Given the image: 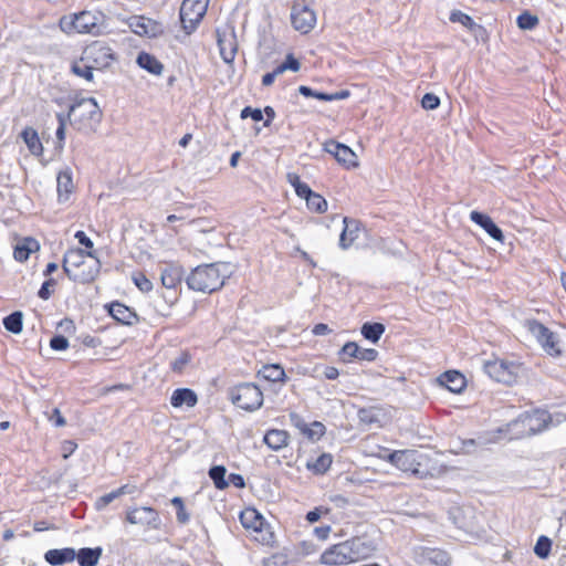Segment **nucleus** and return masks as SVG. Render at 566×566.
Segmentation results:
<instances>
[{
    "instance_id": "54",
    "label": "nucleus",
    "mask_w": 566,
    "mask_h": 566,
    "mask_svg": "<svg viewBox=\"0 0 566 566\" xmlns=\"http://www.w3.org/2000/svg\"><path fill=\"white\" fill-rule=\"evenodd\" d=\"M150 23V20H146L142 17L136 18V23H132V27H135V32L138 34H148V28L147 24Z\"/></svg>"
},
{
    "instance_id": "59",
    "label": "nucleus",
    "mask_w": 566,
    "mask_h": 566,
    "mask_svg": "<svg viewBox=\"0 0 566 566\" xmlns=\"http://www.w3.org/2000/svg\"><path fill=\"white\" fill-rule=\"evenodd\" d=\"M50 420L53 421L55 427H63L66 423L65 418L62 416L61 411L57 408L53 410Z\"/></svg>"
},
{
    "instance_id": "49",
    "label": "nucleus",
    "mask_w": 566,
    "mask_h": 566,
    "mask_svg": "<svg viewBox=\"0 0 566 566\" xmlns=\"http://www.w3.org/2000/svg\"><path fill=\"white\" fill-rule=\"evenodd\" d=\"M50 347L53 350H65L69 347V340L63 335H54L50 340Z\"/></svg>"
},
{
    "instance_id": "31",
    "label": "nucleus",
    "mask_w": 566,
    "mask_h": 566,
    "mask_svg": "<svg viewBox=\"0 0 566 566\" xmlns=\"http://www.w3.org/2000/svg\"><path fill=\"white\" fill-rule=\"evenodd\" d=\"M258 375L271 382L283 381L285 378V371L279 364L264 365Z\"/></svg>"
},
{
    "instance_id": "9",
    "label": "nucleus",
    "mask_w": 566,
    "mask_h": 566,
    "mask_svg": "<svg viewBox=\"0 0 566 566\" xmlns=\"http://www.w3.org/2000/svg\"><path fill=\"white\" fill-rule=\"evenodd\" d=\"M410 558L417 566H448L451 560L446 551L421 545L411 548Z\"/></svg>"
},
{
    "instance_id": "35",
    "label": "nucleus",
    "mask_w": 566,
    "mask_h": 566,
    "mask_svg": "<svg viewBox=\"0 0 566 566\" xmlns=\"http://www.w3.org/2000/svg\"><path fill=\"white\" fill-rule=\"evenodd\" d=\"M4 328L12 334H20L23 328V314L15 311L3 318Z\"/></svg>"
},
{
    "instance_id": "42",
    "label": "nucleus",
    "mask_w": 566,
    "mask_h": 566,
    "mask_svg": "<svg viewBox=\"0 0 566 566\" xmlns=\"http://www.w3.org/2000/svg\"><path fill=\"white\" fill-rule=\"evenodd\" d=\"M358 347L355 342H347L339 352L340 359L347 363L352 358H357Z\"/></svg>"
},
{
    "instance_id": "7",
    "label": "nucleus",
    "mask_w": 566,
    "mask_h": 566,
    "mask_svg": "<svg viewBox=\"0 0 566 566\" xmlns=\"http://www.w3.org/2000/svg\"><path fill=\"white\" fill-rule=\"evenodd\" d=\"M85 256L94 258L93 252H85L82 249H70L66 251L63 258L62 268L67 277L74 282H90L94 279L98 272V264L95 265L94 271H90L87 274L80 275L74 273L71 268H80L84 264Z\"/></svg>"
},
{
    "instance_id": "23",
    "label": "nucleus",
    "mask_w": 566,
    "mask_h": 566,
    "mask_svg": "<svg viewBox=\"0 0 566 566\" xmlns=\"http://www.w3.org/2000/svg\"><path fill=\"white\" fill-rule=\"evenodd\" d=\"M108 312L114 319L125 325H132L137 321L136 313L119 302L112 303L108 307Z\"/></svg>"
},
{
    "instance_id": "50",
    "label": "nucleus",
    "mask_w": 566,
    "mask_h": 566,
    "mask_svg": "<svg viewBox=\"0 0 566 566\" xmlns=\"http://www.w3.org/2000/svg\"><path fill=\"white\" fill-rule=\"evenodd\" d=\"M56 285V281L54 279H49L43 282L42 286L40 287L38 295L42 300H49L52 294V287Z\"/></svg>"
},
{
    "instance_id": "37",
    "label": "nucleus",
    "mask_w": 566,
    "mask_h": 566,
    "mask_svg": "<svg viewBox=\"0 0 566 566\" xmlns=\"http://www.w3.org/2000/svg\"><path fill=\"white\" fill-rule=\"evenodd\" d=\"M305 200L307 208L314 212L323 213L327 210V201L317 192L313 191Z\"/></svg>"
},
{
    "instance_id": "51",
    "label": "nucleus",
    "mask_w": 566,
    "mask_h": 566,
    "mask_svg": "<svg viewBox=\"0 0 566 566\" xmlns=\"http://www.w3.org/2000/svg\"><path fill=\"white\" fill-rule=\"evenodd\" d=\"M289 417H290L291 423L295 428H297L301 431V433L304 436L307 430L308 423H306L305 420L296 412H291Z\"/></svg>"
},
{
    "instance_id": "60",
    "label": "nucleus",
    "mask_w": 566,
    "mask_h": 566,
    "mask_svg": "<svg viewBox=\"0 0 566 566\" xmlns=\"http://www.w3.org/2000/svg\"><path fill=\"white\" fill-rule=\"evenodd\" d=\"M229 483L233 484L235 488L242 489L245 485L244 479L241 474L231 473L229 475Z\"/></svg>"
},
{
    "instance_id": "6",
    "label": "nucleus",
    "mask_w": 566,
    "mask_h": 566,
    "mask_svg": "<svg viewBox=\"0 0 566 566\" xmlns=\"http://www.w3.org/2000/svg\"><path fill=\"white\" fill-rule=\"evenodd\" d=\"M234 406L245 411L258 410L263 403V392L253 382H242L229 389Z\"/></svg>"
},
{
    "instance_id": "16",
    "label": "nucleus",
    "mask_w": 566,
    "mask_h": 566,
    "mask_svg": "<svg viewBox=\"0 0 566 566\" xmlns=\"http://www.w3.org/2000/svg\"><path fill=\"white\" fill-rule=\"evenodd\" d=\"M416 452L412 450H397L387 455V460L402 471L418 472L415 468Z\"/></svg>"
},
{
    "instance_id": "19",
    "label": "nucleus",
    "mask_w": 566,
    "mask_h": 566,
    "mask_svg": "<svg viewBox=\"0 0 566 566\" xmlns=\"http://www.w3.org/2000/svg\"><path fill=\"white\" fill-rule=\"evenodd\" d=\"M76 111H82V116H87V118L92 120H97L101 115L98 104L94 97L82 98L71 105L69 116L74 114Z\"/></svg>"
},
{
    "instance_id": "5",
    "label": "nucleus",
    "mask_w": 566,
    "mask_h": 566,
    "mask_svg": "<svg viewBox=\"0 0 566 566\" xmlns=\"http://www.w3.org/2000/svg\"><path fill=\"white\" fill-rule=\"evenodd\" d=\"M103 20L104 17L99 12L82 11L74 14L70 21L63 18L61 20V27L66 32L75 31L77 33L98 35L104 29Z\"/></svg>"
},
{
    "instance_id": "10",
    "label": "nucleus",
    "mask_w": 566,
    "mask_h": 566,
    "mask_svg": "<svg viewBox=\"0 0 566 566\" xmlns=\"http://www.w3.org/2000/svg\"><path fill=\"white\" fill-rule=\"evenodd\" d=\"M291 22L295 30L306 34L316 24V14L305 0H296L291 10Z\"/></svg>"
},
{
    "instance_id": "62",
    "label": "nucleus",
    "mask_w": 566,
    "mask_h": 566,
    "mask_svg": "<svg viewBox=\"0 0 566 566\" xmlns=\"http://www.w3.org/2000/svg\"><path fill=\"white\" fill-rule=\"evenodd\" d=\"M190 520V515L185 509V504L177 509V521L180 524H187Z\"/></svg>"
},
{
    "instance_id": "2",
    "label": "nucleus",
    "mask_w": 566,
    "mask_h": 566,
    "mask_svg": "<svg viewBox=\"0 0 566 566\" xmlns=\"http://www.w3.org/2000/svg\"><path fill=\"white\" fill-rule=\"evenodd\" d=\"M375 551L376 546L371 541L363 537H353L325 549L319 557V563L327 566L346 565L366 559Z\"/></svg>"
},
{
    "instance_id": "41",
    "label": "nucleus",
    "mask_w": 566,
    "mask_h": 566,
    "mask_svg": "<svg viewBox=\"0 0 566 566\" xmlns=\"http://www.w3.org/2000/svg\"><path fill=\"white\" fill-rule=\"evenodd\" d=\"M449 19L451 22H459L470 30H472L476 25L475 22L473 21V19L469 14H467L460 10H453L450 13Z\"/></svg>"
},
{
    "instance_id": "47",
    "label": "nucleus",
    "mask_w": 566,
    "mask_h": 566,
    "mask_svg": "<svg viewBox=\"0 0 566 566\" xmlns=\"http://www.w3.org/2000/svg\"><path fill=\"white\" fill-rule=\"evenodd\" d=\"M440 105V98L433 93H426L421 99V106L424 109H436Z\"/></svg>"
},
{
    "instance_id": "55",
    "label": "nucleus",
    "mask_w": 566,
    "mask_h": 566,
    "mask_svg": "<svg viewBox=\"0 0 566 566\" xmlns=\"http://www.w3.org/2000/svg\"><path fill=\"white\" fill-rule=\"evenodd\" d=\"M294 190L298 197L304 199H306L311 193H313L308 185L303 181H297V185H294Z\"/></svg>"
},
{
    "instance_id": "40",
    "label": "nucleus",
    "mask_w": 566,
    "mask_h": 566,
    "mask_svg": "<svg viewBox=\"0 0 566 566\" xmlns=\"http://www.w3.org/2000/svg\"><path fill=\"white\" fill-rule=\"evenodd\" d=\"M516 23L522 30H532L538 24V18L530 12H523L517 17Z\"/></svg>"
},
{
    "instance_id": "58",
    "label": "nucleus",
    "mask_w": 566,
    "mask_h": 566,
    "mask_svg": "<svg viewBox=\"0 0 566 566\" xmlns=\"http://www.w3.org/2000/svg\"><path fill=\"white\" fill-rule=\"evenodd\" d=\"M281 74V72H279V69L277 66L270 73H266L263 75L262 77V84L264 86H270L273 84V82L275 81L276 76H279Z\"/></svg>"
},
{
    "instance_id": "56",
    "label": "nucleus",
    "mask_w": 566,
    "mask_h": 566,
    "mask_svg": "<svg viewBox=\"0 0 566 566\" xmlns=\"http://www.w3.org/2000/svg\"><path fill=\"white\" fill-rule=\"evenodd\" d=\"M350 95L349 91L343 90L336 93L328 94L326 93V96H321L322 101L324 102H332V101H339L345 99Z\"/></svg>"
},
{
    "instance_id": "30",
    "label": "nucleus",
    "mask_w": 566,
    "mask_h": 566,
    "mask_svg": "<svg viewBox=\"0 0 566 566\" xmlns=\"http://www.w3.org/2000/svg\"><path fill=\"white\" fill-rule=\"evenodd\" d=\"M56 182L59 200L61 202L66 201L74 188L72 174L69 170L60 171L57 175Z\"/></svg>"
},
{
    "instance_id": "1",
    "label": "nucleus",
    "mask_w": 566,
    "mask_h": 566,
    "mask_svg": "<svg viewBox=\"0 0 566 566\" xmlns=\"http://www.w3.org/2000/svg\"><path fill=\"white\" fill-rule=\"evenodd\" d=\"M115 60L113 50L105 42L94 41L85 46L80 59L71 64V72L87 82H93V72L108 69Z\"/></svg>"
},
{
    "instance_id": "64",
    "label": "nucleus",
    "mask_w": 566,
    "mask_h": 566,
    "mask_svg": "<svg viewBox=\"0 0 566 566\" xmlns=\"http://www.w3.org/2000/svg\"><path fill=\"white\" fill-rule=\"evenodd\" d=\"M331 332L332 329L324 323L316 324L313 328V334L316 336L327 335Z\"/></svg>"
},
{
    "instance_id": "8",
    "label": "nucleus",
    "mask_w": 566,
    "mask_h": 566,
    "mask_svg": "<svg viewBox=\"0 0 566 566\" xmlns=\"http://www.w3.org/2000/svg\"><path fill=\"white\" fill-rule=\"evenodd\" d=\"M209 0H184L180 7V21L187 34L192 33L208 8Z\"/></svg>"
},
{
    "instance_id": "4",
    "label": "nucleus",
    "mask_w": 566,
    "mask_h": 566,
    "mask_svg": "<svg viewBox=\"0 0 566 566\" xmlns=\"http://www.w3.org/2000/svg\"><path fill=\"white\" fill-rule=\"evenodd\" d=\"M555 424L554 418L549 412L536 409L520 415L518 418L509 426L510 430L513 431L517 438H524L542 432Z\"/></svg>"
},
{
    "instance_id": "33",
    "label": "nucleus",
    "mask_w": 566,
    "mask_h": 566,
    "mask_svg": "<svg viewBox=\"0 0 566 566\" xmlns=\"http://www.w3.org/2000/svg\"><path fill=\"white\" fill-rule=\"evenodd\" d=\"M240 521L245 528H252L254 531L261 530L263 524L262 516L253 509L243 511L240 515Z\"/></svg>"
},
{
    "instance_id": "22",
    "label": "nucleus",
    "mask_w": 566,
    "mask_h": 566,
    "mask_svg": "<svg viewBox=\"0 0 566 566\" xmlns=\"http://www.w3.org/2000/svg\"><path fill=\"white\" fill-rule=\"evenodd\" d=\"M197 394L190 388H178L174 390L170 397V403L175 408H180L182 406L192 408L197 405Z\"/></svg>"
},
{
    "instance_id": "18",
    "label": "nucleus",
    "mask_w": 566,
    "mask_h": 566,
    "mask_svg": "<svg viewBox=\"0 0 566 566\" xmlns=\"http://www.w3.org/2000/svg\"><path fill=\"white\" fill-rule=\"evenodd\" d=\"M344 229L339 237V247L343 250H347L358 238L360 231V222L356 219L344 217L343 219Z\"/></svg>"
},
{
    "instance_id": "38",
    "label": "nucleus",
    "mask_w": 566,
    "mask_h": 566,
    "mask_svg": "<svg viewBox=\"0 0 566 566\" xmlns=\"http://www.w3.org/2000/svg\"><path fill=\"white\" fill-rule=\"evenodd\" d=\"M191 359H192L191 355L187 350H184L178 355V357H176L174 360H171L170 369L175 374L180 375L185 371L186 367L190 364Z\"/></svg>"
},
{
    "instance_id": "14",
    "label": "nucleus",
    "mask_w": 566,
    "mask_h": 566,
    "mask_svg": "<svg viewBox=\"0 0 566 566\" xmlns=\"http://www.w3.org/2000/svg\"><path fill=\"white\" fill-rule=\"evenodd\" d=\"M325 150L333 155L335 159L346 168L358 166L357 155L345 144L329 140L325 144Z\"/></svg>"
},
{
    "instance_id": "28",
    "label": "nucleus",
    "mask_w": 566,
    "mask_h": 566,
    "mask_svg": "<svg viewBox=\"0 0 566 566\" xmlns=\"http://www.w3.org/2000/svg\"><path fill=\"white\" fill-rule=\"evenodd\" d=\"M137 64L154 75H160L164 71L163 63L147 52H140L136 60Z\"/></svg>"
},
{
    "instance_id": "52",
    "label": "nucleus",
    "mask_w": 566,
    "mask_h": 566,
    "mask_svg": "<svg viewBox=\"0 0 566 566\" xmlns=\"http://www.w3.org/2000/svg\"><path fill=\"white\" fill-rule=\"evenodd\" d=\"M378 352L374 348L358 347L357 359L373 361L377 358Z\"/></svg>"
},
{
    "instance_id": "3",
    "label": "nucleus",
    "mask_w": 566,
    "mask_h": 566,
    "mask_svg": "<svg viewBox=\"0 0 566 566\" xmlns=\"http://www.w3.org/2000/svg\"><path fill=\"white\" fill-rule=\"evenodd\" d=\"M231 274L230 264L224 262L202 264L187 276L189 289L202 293H212L221 289Z\"/></svg>"
},
{
    "instance_id": "21",
    "label": "nucleus",
    "mask_w": 566,
    "mask_h": 566,
    "mask_svg": "<svg viewBox=\"0 0 566 566\" xmlns=\"http://www.w3.org/2000/svg\"><path fill=\"white\" fill-rule=\"evenodd\" d=\"M76 557V551L72 547L54 548L44 554V559L52 566H60L71 563Z\"/></svg>"
},
{
    "instance_id": "12",
    "label": "nucleus",
    "mask_w": 566,
    "mask_h": 566,
    "mask_svg": "<svg viewBox=\"0 0 566 566\" xmlns=\"http://www.w3.org/2000/svg\"><path fill=\"white\" fill-rule=\"evenodd\" d=\"M517 365L502 359L484 363V371L497 382L512 385L516 381Z\"/></svg>"
},
{
    "instance_id": "32",
    "label": "nucleus",
    "mask_w": 566,
    "mask_h": 566,
    "mask_svg": "<svg viewBox=\"0 0 566 566\" xmlns=\"http://www.w3.org/2000/svg\"><path fill=\"white\" fill-rule=\"evenodd\" d=\"M333 457L331 453H322L314 460H308L306 468L315 474H324L332 465Z\"/></svg>"
},
{
    "instance_id": "44",
    "label": "nucleus",
    "mask_w": 566,
    "mask_h": 566,
    "mask_svg": "<svg viewBox=\"0 0 566 566\" xmlns=\"http://www.w3.org/2000/svg\"><path fill=\"white\" fill-rule=\"evenodd\" d=\"M133 281L135 285L144 293H147L153 290V283L144 273H135L133 275Z\"/></svg>"
},
{
    "instance_id": "24",
    "label": "nucleus",
    "mask_w": 566,
    "mask_h": 566,
    "mask_svg": "<svg viewBox=\"0 0 566 566\" xmlns=\"http://www.w3.org/2000/svg\"><path fill=\"white\" fill-rule=\"evenodd\" d=\"M184 271L180 266L169 264L163 269L160 280L165 287L175 289L182 280Z\"/></svg>"
},
{
    "instance_id": "17",
    "label": "nucleus",
    "mask_w": 566,
    "mask_h": 566,
    "mask_svg": "<svg viewBox=\"0 0 566 566\" xmlns=\"http://www.w3.org/2000/svg\"><path fill=\"white\" fill-rule=\"evenodd\" d=\"M470 219L484 229V231L494 240L502 242L504 235L502 230L494 223V221L485 213L479 211H472Z\"/></svg>"
},
{
    "instance_id": "26",
    "label": "nucleus",
    "mask_w": 566,
    "mask_h": 566,
    "mask_svg": "<svg viewBox=\"0 0 566 566\" xmlns=\"http://www.w3.org/2000/svg\"><path fill=\"white\" fill-rule=\"evenodd\" d=\"M39 242L33 238H24L14 247L13 256L17 261L24 262L33 251L39 250Z\"/></svg>"
},
{
    "instance_id": "43",
    "label": "nucleus",
    "mask_w": 566,
    "mask_h": 566,
    "mask_svg": "<svg viewBox=\"0 0 566 566\" xmlns=\"http://www.w3.org/2000/svg\"><path fill=\"white\" fill-rule=\"evenodd\" d=\"M325 433V426L322 422L313 421L308 424L305 437L310 440H318Z\"/></svg>"
},
{
    "instance_id": "63",
    "label": "nucleus",
    "mask_w": 566,
    "mask_h": 566,
    "mask_svg": "<svg viewBox=\"0 0 566 566\" xmlns=\"http://www.w3.org/2000/svg\"><path fill=\"white\" fill-rule=\"evenodd\" d=\"M116 491L120 497L123 495L134 494L137 491V488L134 484H124L120 488L116 489Z\"/></svg>"
},
{
    "instance_id": "61",
    "label": "nucleus",
    "mask_w": 566,
    "mask_h": 566,
    "mask_svg": "<svg viewBox=\"0 0 566 566\" xmlns=\"http://www.w3.org/2000/svg\"><path fill=\"white\" fill-rule=\"evenodd\" d=\"M314 533H315L317 538H319L322 541H325L328 537L329 533H331V526L326 525V526L315 527L314 528Z\"/></svg>"
},
{
    "instance_id": "29",
    "label": "nucleus",
    "mask_w": 566,
    "mask_h": 566,
    "mask_svg": "<svg viewBox=\"0 0 566 566\" xmlns=\"http://www.w3.org/2000/svg\"><path fill=\"white\" fill-rule=\"evenodd\" d=\"M21 138L27 144L31 154L40 156L43 153V146L39 138L38 132L32 127H25L21 132Z\"/></svg>"
},
{
    "instance_id": "46",
    "label": "nucleus",
    "mask_w": 566,
    "mask_h": 566,
    "mask_svg": "<svg viewBox=\"0 0 566 566\" xmlns=\"http://www.w3.org/2000/svg\"><path fill=\"white\" fill-rule=\"evenodd\" d=\"M118 497H119V495L116 490H114L107 494H104L95 501V509L97 511H103L108 504H111L114 500H116Z\"/></svg>"
},
{
    "instance_id": "13",
    "label": "nucleus",
    "mask_w": 566,
    "mask_h": 566,
    "mask_svg": "<svg viewBox=\"0 0 566 566\" xmlns=\"http://www.w3.org/2000/svg\"><path fill=\"white\" fill-rule=\"evenodd\" d=\"M126 521L129 524L147 526L153 530H158L161 525L158 512L149 506L128 510L126 513Z\"/></svg>"
},
{
    "instance_id": "15",
    "label": "nucleus",
    "mask_w": 566,
    "mask_h": 566,
    "mask_svg": "<svg viewBox=\"0 0 566 566\" xmlns=\"http://www.w3.org/2000/svg\"><path fill=\"white\" fill-rule=\"evenodd\" d=\"M217 42L222 60L228 64L232 63L238 51L237 36L234 31L222 33L217 31Z\"/></svg>"
},
{
    "instance_id": "39",
    "label": "nucleus",
    "mask_w": 566,
    "mask_h": 566,
    "mask_svg": "<svg viewBox=\"0 0 566 566\" xmlns=\"http://www.w3.org/2000/svg\"><path fill=\"white\" fill-rule=\"evenodd\" d=\"M552 548V541L545 536L542 535L538 537L535 546H534V553L537 557L545 559L548 557Z\"/></svg>"
},
{
    "instance_id": "53",
    "label": "nucleus",
    "mask_w": 566,
    "mask_h": 566,
    "mask_svg": "<svg viewBox=\"0 0 566 566\" xmlns=\"http://www.w3.org/2000/svg\"><path fill=\"white\" fill-rule=\"evenodd\" d=\"M297 91L301 95H303L305 97H314V98H317L321 101H322L321 96H326V93L314 91L311 87L305 86V85L298 86Z\"/></svg>"
},
{
    "instance_id": "45",
    "label": "nucleus",
    "mask_w": 566,
    "mask_h": 566,
    "mask_svg": "<svg viewBox=\"0 0 566 566\" xmlns=\"http://www.w3.org/2000/svg\"><path fill=\"white\" fill-rule=\"evenodd\" d=\"M300 67L301 63L298 62L297 59L293 56V54H287L285 61L277 66L279 72H281V74L287 70L297 72Z\"/></svg>"
},
{
    "instance_id": "25",
    "label": "nucleus",
    "mask_w": 566,
    "mask_h": 566,
    "mask_svg": "<svg viewBox=\"0 0 566 566\" xmlns=\"http://www.w3.org/2000/svg\"><path fill=\"white\" fill-rule=\"evenodd\" d=\"M289 433L285 430L271 429L269 430L263 441L272 450L279 451L287 446Z\"/></svg>"
},
{
    "instance_id": "48",
    "label": "nucleus",
    "mask_w": 566,
    "mask_h": 566,
    "mask_svg": "<svg viewBox=\"0 0 566 566\" xmlns=\"http://www.w3.org/2000/svg\"><path fill=\"white\" fill-rule=\"evenodd\" d=\"M240 117L242 119L251 117L254 122H260L263 119V112L260 108H252L251 106H247L241 111Z\"/></svg>"
},
{
    "instance_id": "57",
    "label": "nucleus",
    "mask_w": 566,
    "mask_h": 566,
    "mask_svg": "<svg viewBox=\"0 0 566 566\" xmlns=\"http://www.w3.org/2000/svg\"><path fill=\"white\" fill-rule=\"evenodd\" d=\"M74 237L78 241V243L84 245L85 248H93V241L85 234L84 231H77Z\"/></svg>"
},
{
    "instance_id": "36",
    "label": "nucleus",
    "mask_w": 566,
    "mask_h": 566,
    "mask_svg": "<svg viewBox=\"0 0 566 566\" xmlns=\"http://www.w3.org/2000/svg\"><path fill=\"white\" fill-rule=\"evenodd\" d=\"M226 473L227 469L223 465H214L209 470V476L218 490H223L229 485V482L226 480Z\"/></svg>"
},
{
    "instance_id": "11",
    "label": "nucleus",
    "mask_w": 566,
    "mask_h": 566,
    "mask_svg": "<svg viewBox=\"0 0 566 566\" xmlns=\"http://www.w3.org/2000/svg\"><path fill=\"white\" fill-rule=\"evenodd\" d=\"M526 326L547 354L552 356H558L560 354L558 338L554 332L535 319L527 321Z\"/></svg>"
},
{
    "instance_id": "20",
    "label": "nucleus",
    "mask_w": 566,
    "mask_h": 566,
    "mask_svg": "<svg viewBox=\"0 0 566 566\" xmlns=\"http://www.w3.org/2000/svg\"><path fill=\"white\" fill-rule=\"evenodd\" d=\"M438 381L454 394H459L465 388V378L458 370H448L441 374Z\"/></svg>"
},
{
    "instance_id": "27",
    "label": "nucleus",
    "mask_w": 566,
    "mask_h": 566,
    "mask_svg": "<svg viewBox=\"0 0 566 566\" xmlns=\"http://www.w3.org/2000/svg\"><path fill=\"white\" fill-rule=\"evenodd\" d=\"M102 547H84L76 553V559L80 566H96L102 556Z\"/></svg>"
},
{
    "instance_id": "34",
    "label": "nucleus",
    "mask_w": 566,
    "mask_h": 566,
    "mask_svg": "<svg viewBox=\"0 0 566 566\" xmlns=\"http://www.w3.org/2000/svg\"><path fill=\"white\" fill-rule=\"evenodd\" d=\"M360 332L366 339L377 343L385 332V325L381 323L367 322L363 324Z\"/></svg>"
}]
</instances>
